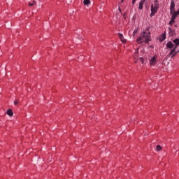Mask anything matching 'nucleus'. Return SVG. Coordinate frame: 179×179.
<instances>
[{
    "label": "nucleus",
    "instance_id": "nucleus-11",
    "mask_svg": "<svg viewBox=\"0 0 179 179\" xmlns=\"http://www.w3.org/2000/svg\"><path fill=\"white\" fill-rule=\"evenodd\" d=\"M176 50H177V47H174L172 50H171V52L167 55V57H172L173 56V53L174 52V51H176Z\"/></svg>",
    "mask_w": 179,
    "mask_h": 179
},
{
    "label": "nucleus",
    "instance_id": "nucleus-23",
    "mask_svg": "<svg viewBox=\"0 0 179 179\" xmlns=\"http://www.w3.org/2000/svg\"><path fill=\"white\" fill-rule=\"evenodd\" d=\"M138 30H139V28H136V29L134 30L133 36H135V34H136V33H138Z\"/></svg>",
    "mask_w": 179,
    "mask_h": 179
},
{
    "label": "nucleus",
    "instance_id": "nucleus-16",
    "mask_svg": "<svg viewBox=\"0 0 179 179\" xmlns=\"http://www.w3.org/2000/svg\"><path fill=\"white\" fill-rule=\"evenodd\" d=\"M174 23H176V18H174L173 17H171V20L169 22L170 26H173V24Z\"/></svg>",
    "mask_w": 179,
    "mask_h": 179
},
{
    "label": "nucleus",
    "instance_id": "nucleus-15",
    "mask_svg": "<svg viewBox=\"0 0 179 179\" xmlns=\"http://www.w3.org/2000/svg\"><path fill=\"white\" fill-rule=\"evenodd\" d=\"M173 43H175V47H178L179 45V39L178 38H175L173 41Z\"/></svg>",
    "mask_w": 179,
    "mask_h": 179
},
{
    "label": "nucleus",
    "instance_id": "nucleus-10",
    "mask_svg": "<svg viewBox=\"0 0 179 179\" xmlns=\"http://www.w3.org/2000/svg\"><path fill=\"white\" fill-rule=\"evenodd\" d=\"M145 1L141 0L139 3L138 9H143V3H145Z\"/></svg>",
    "mask_w": 179,
    "mask_h": 179
},
{
    "label": "nucleus",
    "instance_id": "nucleus-18",
    "mask_svg": "<svg viewBox=\"0 0 179 179\" xmlns=\"http://www.w3.org/2000/svg\"><path fill=\"white\" fill-rule=\"evenodd\" d=\"M154 8H157V9H159V1L154 2Z\"/></svg>",
    "mask_w": 179,
    "mask_h": 179
},
{
    "label": "nucleus",
    "instance_id": "nucleus-4",
    "mask_svg": "<svg viewBox=\"0 0 179 179\" xmlns=\"http://www.w3.org/2000/svg\"><path fill=\"white\" fill-rule=\"evenodd\" d=\"M159 8H157L156 7H154V5L152 4L151 6V13H150V17H152V16H155V15L156 14V13L157 12Z\"/></svg>",
    "mask_w": 179,
    "mask_h": 179
},
{
    "label": "nucleus",
    "instance_id": "nucleus-22",
    "mask_svg": "<svg viewBox=\"0 0 179 179\" xmlns=\"http://www.w3.org/2000/svg\"><path fill=\"white\" fill-rule=\"evenodd\" d=\"M29 6H34L36 5V1H33L32 3H29Z\"/></svg>",
    "mask_w": 179,
    "mask_h": 179
},
{
    "label": "nucleus",
    "instance_id": "nucleus-9",
    "mask_svg": "<svg viewBox=\"0 0 179 179\" xmlns=\"http://www.w3.org/2000/svg\"><path fill=\"white\" fill-rule=\"evenodd\" d=\"M166 40V33H163L161 36L159 37V41L162 42Z\"/></svg>",
    "mask_w": 179,
    "mask_h": 179
},
{
    "label": "nucleus",
    "instance_id": "nucleus-29",
    "mask_svg": "<svg viewBox=\"0 0 179 179\" xmlns=\"http://www.w3.org/2000/svg\"><path fill=\"white\" fill-rule=\"evenodd\" d=\"M143 1H146V0H143Z\"/></svg>",
    "mask_w": 179,
    "mask_h": 179
},
{
    "label": "nucleus",
    "instance_id": "nucleus-2",
    "mask_svg": "<svg viewBox=\"0 0 179 179\" xmlns=\"http://www.w3.org/2000/svg\"><path fill=\"white\" fill-rule=\"evenodd\" d=\"M138 54H139V48H137V50H136V52L133 55L135 62H138V61H139V62H141L143 64V58L138 57Z\"/></svg>",
    "mask_w": 179,
    "mask_h": 179
},
{
    "label": "nucleus",
    "instance_id": "nucleus-3",
    "mask_svg": "<svg viewBox=\"0 0 179 179\" xmlns=\"http://www.w3.org/2000/svg\"><path fill=\"white\" fill-rule=\"evenodd\" d=\"M176 3H174V0L171 1V6H170V13L173 15V12L176 10Z\"/></svg>",
    "mask_w": 179,
    "mask_h": 179
},
{
    "label": "nucleus",
    "instance_id": "nucleus-19",
    "mask_svg": "<svg viewBox=\"0 0 179 179\" xmlns=\"http://www.w3.org/2000/svg\"><path fill=\"white\" fill-rule=\"evenodd\" d=\"M178 52H179V50H178V51L175 50V51L172 53V56H171V58H173V57H176V55H177Z\"/></svg>",
    "mask_w": 179,
    "mask_h": 179
},
{
    "label": "nucleus",
    "instance_id": "nucleus-1",
    "mask_svg": "<svg viewBox=\"0 0 179 179\" xmlns=\"http://www.w3.org/2000/svg\"><path fill=\"white\" fill-rule=\"evenodd\" d=\"M150 33L147 31H143L141 34V36L137 38V43L138 44H142L143 43H145L149 44V42L151 41Z\"/></svg>",
    "mask_w": 179,
    "mask_h": 179
},
{
    "label": "nucleus",
    "instance_id": "nucleus-27",
    "mask_svg": "<svg viewBox=\"0 0 179 179\" xmlns=\"http://www.w3.org/2000/svg\"><path fill=\"white\" fill-rule=\"evenodd\" d=\"M122 2H124V0H121V3H122Z\"/></svg>",
    "mask_w": 179,
    "mask_h": 179
},
{
    "label": "nucleus",
    "instance_id": "nucleus-7",
    "mask_svg": "<svg viewBox=\"0 0 179 179\" xmlns=\"http://www.w3.org/2000/svg\"><path fill=\"white\" fill-rule=\"evenodd\" d=\"M156 62H157V60H156V56H154L150 61V65H156Z\"/></svg>",
    "mask_w": 179,
    "mask_h": 179
},
{
    "label": "nucleus",
    "instance_id": "nucleus-5",
    "mask_svg": "<svg viewBox=\"0 0 179 179\" xmlns=\"http://www.w3.org/2000/svg\"><path fill=\"white\" fill-rule=\"evenodd\" d=\"M171 15H172V17L177 19V17L179 15V9L177 11H176L175 10L174 11H173L172 14Z\"/></svg>",
    "mask_w": 179,
    "mask_h": 179
},
{
    "label": "nucleus",
    "instance_id": "nucleus-13",
    "mask_svg": "<svg viewBox=\"0 0 179 179\" xmlns=\"http://www.w3.org/2000/svg\"><path fill=\"white\" fill-rule=\"evenodd\" d=\"M176 50H177V47H174L172 50H171V52L167 55V57H172L173 56V53L174 52V51H176Z\"/></svg>",
    "mask_w": 179,
    "mask_h": 179
},
{
    "label": "nucleus",
    "instance_id": "nucleus-8",
    "mask_svg": "<svg viewBox=\"0 0 179 179\" xmlns=\"http://www.w3.org/2000/svg\"><path fill=\"white\" fill-rule=\"evenodd\" d=\"M118 37H119V38L121 40V42H122V43H125V40H124V35H123L122 34L119 33V34H118Z\"/></svg>",
    "mask_w": 179,
    "mask_h": 179
},
{
    "label": "nucleus",
    "instance_id": "nucleus-24",
    "mask_svg": "<svg viewBox=\"0 0 179 179\" xmlns=\"http://www.w3.org/2000/svg\"><path fill=\"white\" fill-rule=\"evenodd\" d=\"M14 104H15V106H17L19 104V101H15Z\"/></svg>",
    "mask_w": 179,
    "mask_h": 179
},
{
    "label": "nucleus",
    "instance_id": "nucleus-26",
    "mask_svg": "<svg viewBox=\"0 0 179 179\" xmlns=\"http://www.w3.org/2000/svg\"><path fill=\"white\" fill-rule=\"evenodd\" d=\"M155 2H159V1L158 0H155Z\"/></svg>",
    "mask_w": 179,
    "mask_h": 179
},
{
    "label": "nucleus",
    "instance_id": "nucleus-14",
    "mask_svg": "<svg viewBox=\"0 0 179 179\" xmlns=\"http://www.w3.org/2000/svg\"><path fill=\"white\" fill-rule=\"evenodd\" d=\"M169 36L171 37L176 34V31L174 30H173L171 28L169 27Z\"/></svg>",
    "mask_w": 179,
    "mask_h": 179
},
{
    "label": "nucleus",
    "instance_id": "nucleus-20",
    "mask_svg": "<svg viewBox=\"0 0 179 179\" xmlns=\"http://www.w3.org/2000/svg\"><path fill=\"white\" fill-rule=\"evenodd\" d=\"M83 3L84 5H89V3H90V0H84Z\"/></svg>",
    "mask_w": 179,
    "mask_h": 179
},
{
    "label": "nucleus",
    "instance_id": "nucleus-17",
    "mask_svg": "<svg viewBox=\"0 0 179 179\" xmlns=\"http://www.w3.org/2000/svg\"><path fill=\"white\" fill-rule=\"evenodd\" d=\"M7 114L9 115V117H12L13 115V111L12 109L7 110Z\"/></svg>",
    "mask_w": 179,
    "mask_h": 179
},
{
    "label": "nucleus",
    "instance_id": "nucleus-28",
    "mask_svg": "<svg viewBox=\"0 0 179 179\" xmlns=\"http://www.w3.org/2000/svg\"><path fill=\"white\" fill-rule=\"evenodd\" d=\"M120 12H121V8H119Z\"/></svg>",
    "mask_w": 179,
    "mask_h": 179
},
{
    "label": "nucleus",
    "instance_id": "nucleus-25",
    "mask_svg": "<svg viewBox=\"0 0 179 179\" xmlns=\"http://www.w3.org/2000/svg\"><path fill=\"white\" fill-rule=\"evenodd\" d=\"M135 2H136V0H133L132 1L133 5H135Z\"/></svg>",
    "mask_w": 179,
    "mask_h": 179
},
{
    "label": "nucleus",
    "instance_id": "nucleus-6",
    "mask_svg": "<svg viewBox=\"0 0 179 179\" xmlns=\"http://www.w3.org/2000/svg\"><path fill=\"white\" fill-rule=\"evenodd\" d=\"M166 48H174V45L173 44V42L169 41L166 45Z\"/></svg>",
    "mask_w": 179,
    "mask_h": 179
},
{
    "label": "nucleus",
    "instance_id": "nucleus-12",
    "mask_svg": "<svg viewBox=\"0 0 179 179\" xmlns=\"http://www.w3.org/2000/svg\"><path fill=\"white\" fill-rule=\"evenodd\" d=\"M176 50H177V47H174L172 50H171V52L167 55V57H172L173 56V53L174 52V51H176Z\"/></svg>",
    "mask_w": 179,
    "mask_h": 179
},
{
    "label": "nucleus",
    "instance_id": "nucleus-21",
    "mask_svg": "<svg viewBox=\"0 0 179 179\" xmlns=\"http://www.w3.org/2000/svg\"><path fill=\"white\" fill-rule=\"evenodd\" d=\"M156 150H157V152H160V150H162V146L157 145Z\"/></svg>",
    "mask_w": 179,
    "mask_h": 179
}]
</instances>
